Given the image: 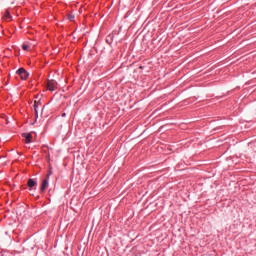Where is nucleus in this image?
I'll list each match as a JSON object with an SVG mask.
<instances>
[{
    "label": "nucleus",
    "mask_w": 256,
    "mask_h": 256,
    "mask_svg": "<svg viewBox=\"0 0 256 256\" xmlns=\"http://www.w3.org/2000/svg\"><path fill=\"white\" fill-rule=\"evenodd\" d=\"M39 107V101H35L34 102V111H35V114H36V117L38 116V111H37V108Z\"/></svg>",
    "instance_id": "423d86ee"
},
{
    "label": "nucleus",
    "mask_w": 256,
    "mask_h": 256,
    "mask_svg": "<svg viewBox=\"0 0 256 256\" xmlns=\"http://www.w3.org/2000/svg\"><path fill=\"white\" fill-rule=\"evenodd\" d=\"M4 19H11V13H9V11L4 13Z\"/></svg>",
    "instance_id": "0eeeda50"
},
{
    "label": "nucleus",
    "mask_w": 256,
    "mask_h": 256,
    "mask_svg": "<svg viewBox=\"0 0 256 256\" xmlns=\"http://www.w3.org/2000/svg\"><path fill=\"white\" fill-rule=\"evenodd\" d=\"M51 174H52V172H51V170H50L49 173H48L47 176H46V179H49V177H51Z\"/></svg>",
    "instance_id": "9d476101"
},
{
    "label": "nucleus",
    "mask_w": 256,
    "mask_h": 256,
    "mask_svg": "<svg viewBox=\"0 0 256 256\" xmlns=\"http://www.w3.org/2000/svg\"><path fill=\"white\" fill-rule=\"evenodd\" d=\"M28 187L31 189L33 187H37V181L33 180L32 178L28 179L27 183Z\"/></svg>",
    "instance_id": "39448f33"
},
{
    "label": "nucleus",
    "mask_w": 256,
    "mask_h": 256,
    "mask_svg": "<svg viewBox=\"0 0 256 256\" xmlns=\"http://www.w3.org/2000/svg\"><path fill=\"white\" fill-rule=\"evenodd\" d=\"M22 49H23V51H29V45L23 44Z\"/></svg>",
    "instance_id": "6e6552de"
},
{
    "label": "nucleus",
    "mask_w": 256,
    "mask_h": 256,
    "mask_svg": "<svg viewBox=\"0 0 256 256\" xmlns=\"http://www.w3.org/2000/svg\"><path fill=\"white\" fill-rule=\"evenodd\" d=\"M48 91H55L57 89V81L49 80L47 84Z\"/></svg>",
    "instance_id": "7ed1b4c3"
},
{
    "label": "nucleus",
    "mask_w": 256,
    "mask_h": 256,
    "mask_svg": "<svg viewBox=\"0 0 256 256\" xmlns=\"http://www.w3.org/2000/svg\"><path fill=\"white\" fill-rule=\"evenodd\" d=\"M49 187V178L43 180L40 191L43 193Z\"/></svg>",
    "instance_id": "20e7f679"
},
{
    "label": "nucleus",
    "mask_w": 256,
    "mask_h": 256,
    "mask_svg": "<svg viewBox=\"0 0 256 256\" xmlns=\"http://www.w3.org/2000/svg\"><path fill=\"white\" fill-rule=\"evenodd\" d=\"M69 21H73L75 19V16L73 14L68 15Z\"/></svg>",
    "instance_id": "1a4fd4ad"
},
{
    "label": "nucleus",
    "mask_w": 256,
    "mask_h": 256,
    "mask_svg": "<svg viewBox=\"0 0 256 256\" xmlns=\"http://www.w3.org/2000/svg\"><path fill=\"white\" fill-rule=\"evenodd\" d=\"M33 133L35 132H30V133H23L22 137H24V141L26 144L33 143Z\"/></svg>",
    "instance_id": "f03ea898"
},
{
    "label": "nucleus",
    "mask_w": 256,
    "mask_h": 256,
    "mask_svg": "<svg viewBox=\"0 0 256 256\" xmlns=\"http://www.w3.org/2000/svg\"><path fill=\"white\" fill-rule=\"evenodd\" d=\"M16 73L23 81H27V79L29 78V72H27L24 68L18 69Z\"/></svg>",
    "instance_id": "f257e3e1"
}]
</instances>
